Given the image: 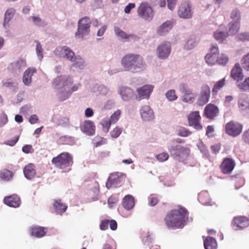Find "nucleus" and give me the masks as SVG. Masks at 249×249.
<instances>
[{"mask_svg": "<svg viewBox=\"0 0 249 249\" xmlns=\"http://www.w3.org/2000/svg\"><path fill=\"white\" fill-rule=\"evenodd\" d=\"M122 204L126 210H131L135 205L134 197L130 195L125 196L123 199Z\"/></svg>", "mask_w": 249, "mask_h": 249, "instance_id": "cd10ccee", "label": "nucleus"}, {"mask_svg": "<svg viewBox=\"0 0 249 249\" xmlns=\"http://www.w3.org/2000/svg\"><path fill=\"white\" fill-rule=\"evenodd\" d=\"M239 107L241 109L244 110L249 107V103L248 99L240 98L238 101Z\"/></svg>", "mask_w": 249, "mask_h": 249, "instance_id": "c03bdc74", "label": "nucleus"}, {"mask_svg": "<svg viewBox=\"0 0 249 249\" xmlns=\"http://www.w3.org/2000/svg\"><path fill=\"white\" fill-rule=\"evenodd\" d=\"M219 113L217 106L212 104H208L205 107L204 114L205 117L210 120L214 119Z\"/></svg>", "mask_w": 249, "mask_h": 249, "instance_id": "f3484780", "label": "nucleus"}, {"mask_svg": "<svg viewBox=\"0 0 249 249\" xmlns=\"http://www.w3.org/2000/svg\"><path fill=\"white\" fill-rule=\"evenodd\" d=\"M237 87L242 91H249V77L245 78L243 81L238 82Z\"/></svg>", "mask_w": 249, "mask_h": 249, "instance_id": "c9c22d12", "label": "nucleus"}, {"mask_svg": "<svg viewBox=\"0 0 249 249\" xmlns=\"http://www.w3.org/2000/svg\"><path fill=\"white\" fill-rule=\"evenodd\" d=\"M138 14L139 16L147 20H151L154 16L152 8L147 3H142L138 9Z\"/></svg>", "mask_w": 249, "mask_h": 249, "instance_id": "9b49d317", "label": "nucleus"}, {"mask_svg": "<svg viewBox=\"0 0 249 249\" xmlns=\"http://www.w3.org/2000/svg\"><path fill=\"white\" fill-rule=\"evenodd\" d=\"M229 61L228 55L221 53L217 58V63L220 65L225 66Z\"/></svg>", "mask_w": 249, "mask_h": 249, "instance_id": "58836bf2", "label": "nucleus"}, {"mask_svg": "<svg viewBox=\"0 0 249 249\" xmlns=\"http://www.w3.org/2000/svg\"><path fill=\"white\" fill-rule=\"evenodd\" d=\"M191 134L192 132L189 129L184 127H182L178 130V134L181 137H187Z\"/></svg>", "mask_w": 249, "mask_h": 249, "instance_id": "49530a36", "label": "nucleus"}, {"mask_svg": "<svg viewBox=\"0 0 249 249\" xmlns=\"http://www.w3.org/2000/svg\"><path fill=\"white\" fill-rule=\"evenodd\" d=\"M201 116L198 111L191 112L187 116L188 124L190 126L193 127L196 130H200L202 129V126L200 123Z\"/></svg>", "mask_w": 249, "mask_h": 249, "instance_id": "9d476101", "label": "nucleus"}, {"mask_svg": "<svg viewBox=\"0 0 249 249\" xmlns=\"http://www.w3.org/2000/svg\"><path fill=\"white\" fill-rule=\"evenodd\" d=\"M178 16L182 18L188 19L192 17L193 12L191 9V4L188 1L182 2L178 7Z\"/></svg>", "mask_w": 249, "mask_h": 249, "instance_id": "1a4fd4ad", "label": "nucleus"}, {"mask_svg": "<svg viewBox=\"0 0 249 249\" xmlns=\"http://www.w3.org/2000/svg\"><path fill=\"white\" fill-rule=\"evenodd\" d=\"M225 129L227 134L235 137L241 133L243 125L237 122L231 121L226 124Z\"/></svg>", "mask_w": 249, "mask_h": 249, "instance_id": "423d86ee", "label": "nucleus"}, {"mask_svg": "<svg viewBox=\"0 0 249 249\" xmlns=\"http://www.w3.org/2000/svg\"><path fill=\"white\" fill-rule=\"evenodd\" d=\"M231 76L236 83L243 80L244 74L242 69L239 63H236L231 69Z\"/></svg>", "mask_w": 249, "mask_h": 249, "instance_id": "aec40b11", "label": "nucleus"}, {"mask_svg": "<svg viewBox=\"0 0 249 249\" xmlns=\"http://www.w3.org/2000/svg\"><path fill=\"white\" fill-rule=\"evenodd\" d=\"M153 89V87L151 85H144L142 88H138L137 89L138 92V99L139 100L142 99L148 98L151 93Z\"/></svg>", "mask_w": 249, "mask_h": 249, "instance_id": "6ab92c4d", "label": "nucleus"}, {"mask_svg": "<svg viewBox=\"0 0 249 249\" xmlns=\"http://www.w3.org/2000/svg\"><path fill=\"white\" fill-rule=\"evenodd\" d=\"M36 53L39 59H42L43 56L42 54V48L40 43L38 41H36Z\"/></svg>", "mask_w": 249, "mask_h": 249, "instance_id": "3c124183", "label": "nucleus"}, {"mask_svg": "<svg viewBox=\"0 0 249 249\" xmlns=\"http://www.w3.org/2000/svg\"><path fill=\"white\" fill-rule=\"evenodd\" d=\"M53 206L56 213L60 214L65 212L68 208L67 205L63 203L61 199L54 200Z\"/></svg>", "mask_w": 249, "mask_h": 249, "instance_id": "7c9ffc66", "label": "nucleus"}, {"mask_svg": "<svg viewBox=\"0 0 249 249\" xmlns=\"http://www.w3.org/2000/svg\"><path fill=\"white\" fill-rule=\"evenodd\" d=\"M174 153V158L178 162H183L187 159L190 154V149L181 145H176L172 147Z\"/></svg>", "mask_w": 249, "mask_h": 249, "instance_id": "6e6552de", "label": "nucleus"}, {"mask_svg": "<svg viewBox=\"0 0 249 249\" xmlns=\"http://www.w3.org/2000/svg\"><path fill=\"white\" fill-rule=\"evenodd\" d=\"M106 29H107L106 25H103V26H102L97 32V36H102L104 34Z\"/></svg>", "mask_w": 249, "mask_h": 249, "instance_id": "338daca9", "label": "nucleus"}, {"mask_svg": "<svg viewBox=\"0 0 249 249\" xmlns=\"http://www.w3.org/2000/svg\"><path fill=\"white\" fill-rule=\"evenodd\" d=\"M122 176L119 173L111 174L106 183V186L108 189L113 187H116L122 181Z\"/></svg>", "mask_w": 249, "mask_h": 249, "instance_id": "a211bd4d", "label": "nucleus"}, {"mask_svg": "<svg viewBox=\"0 0 249 249\" xmlns=\"http://www.w3.org/2000/svg\"><path fill=\"white\" fill-rule=\"evenodd\" d=\"M135 7V4L134 3H129L126 5L124 9V11L126 14H129L132 9Z\"/></svg>", "mask_w": 249, "mask_h": 249, "instance_id": "052dcab7", "label": "nucleus"}, {"mask_svg": "<svg viewBox=\"0 0 249 249\" xmlns=\"http://www.w3.org/2000/svg\"><path fill=\"white\" fill-rule=\"evenodd\" d=\"M14 12L15 10L14 9H9L6 11L5 14L4 22L3 23L4 26H5V23L6 22H8L10 21L14 13Z\"/></svg>", "mask_w": 249, "mask_h": 249, "instance_id": "37998d69", "label": "nucleus"}, {"mask_svg": "<svg viewBox=\"0 0 249 249\" xmlns=\"http://www.w3.org/2000/svg\"><path fill=\"white\" fill-rule=\"evenodd\" d=\"M122 129L118 126L116 127L112 131L110 132V135L112 138H117L121 134Z\"/></svg>", "mask_w": 249, "mask_h": 249, "instance_id": "de8ad7c7", "label": "nucleus"}, {"mask_svg": "<svg viewBox=\"0 0 249 249\" xmlns=\"http://www.w3.org/2000/svg\"><path fill=\"white\" fill-rule=\"evenodd\" d=\"M196 42V37L195 36L192 35L187 40L186 44H185L184 47L186 49L191 50L195 47Z\"/></svg>", "mask_w": 249, "mask_h": 249, "instance_id": "4c0bfd02", "label": "nucleus"}, {"mask_svg": "<svg viewBox=\"0 0 249 249\" xmlns=\"http://www.w3.org/2000/svg\"><path fill=\"white\" fill-rule=\"evenodd\" d=\"M179 90L182 95L181 98L183 102L191 104L195 101L196 94L186 84H181L179 86Z\"/></svg>", "mask_w": 249, "mask_h": 249, "instance_id": "0eeeda50", "label": "nucleus"}, {"mask_svg": "<svg viewBox=\"0 0 249 249\" xmlns=\"http://www.w3.org/2000/svg\"><path fill=\"white\" fill-rule=\"evenodd\" d=\"M109 155V152L108 151H102L98 153V158L99 160H103L105 158L108 157Z\"/></svg>", "mask_w": 249, "mask_h": 249, "instance_id": "bf43d9fd", "label": "nucleus"}, {"mask_svg": "<svg viewBox=\"0 0 249 249\" xmlns=\"http://www.w3.org/2000/svg\"><path fill=\"white\" fill-rule=\"evenodd\" d=\"M36 72L35 68H30L26 70L23 76V82L26 85H29L32 82V76Z\"/></svg>", "mask_w": 249, "mask_h": 249, "instance_id": "c756f323", "label": "nucleus"}, {"mask_svg": "<svg viewBox=\"0 0 249 249\" xmlns=\"http://www.w3.org/2000/svg\"><path fill=\"white\" fill-rule=\"evenodd\" d=\"M91 21L88 17L81 18L78 21L77 31L75 34V36L78 38H83L88 35L89 32Z\"/></svg>", "mask_w": 249, "mask_h": 249, "instance_id": "39448f33", "label": "nucleus"}, {"mask_svg": "<svg viewBox=\"0 0 249 249\" xmlns=\"http://www.w3.org/2000/svg\"><path fill=\"white\" fill-rule=\"evenodd\" d=\"M26 67V63L25 60L22 59L18 60L17 61L11 63L8 68L12 72L19 71Z\"/></svg>", "mask_w": 249, "mask_h": 249, "instance_id": "b1692460", "label": "nucleus"}, {"mask_svg": "<svg viewBox=\"0 0 249 249\" xmlns=\"http://www.w3.org/2000/svg\"><path fill=\"white\" fill-rule=\"evenodd\" d=\"M109 225L110 228L112 231H115L117 228V222L114 220H111L109 221Z\"/></svg>", "mask_w": 249, "mask_h": 249, "instance_id": "680f3d73", "label": "nucleus"}, {"mask_svg": "<svg viewBox=\"0 0 249 249\" xmlns=\"http://www.w3.org/2000/svg\"><path fill=\"white\" fill-rule=\"evenodd\" d=\"M19 136H17L11 140H8L6 142V143L9 145L13 146L17 142L19 139Z\"/></svg>", "mask_w": 249, "mask_h": 249, "instance_id": "6e6d98bb", "label": "nucleus"}, {"mask_svg": "<svg viewBox=\"0 0 249 249\" xmlns=\"http://www.w3.org/2000/svg\"><path fill=\"white\" fill-rule=\"evenodd\" d=\"M95 126L93 122L90 120L84 121L80 126L81 131L89 136H92L95 133Z\"/></svg>", "mask_w": 249, "mask_h": 249, "instance_id": "4be33fe9", "label": "nucleus"}, {"mask_svg": "<svg viewBox=\"0 0 249 249\" xmlns=\"http://www.w3.org/2000/svg\"><path fill=\"white\" fill-rule=\"evenodd\" d=\"M219 54V49L217 45H212L210 53L205 57L206 63L211 66L214 65L217 63V58Z\"/></svg>", "mask_w": 249, "mask_h": 249, "instance_id": "4468645a", "label": "nucleus"}, {"mask_svg": "<svg viewBox=\"0 0 249 249\" xmlns=\"http://www.w3.org/2000/svg\"><path fill=\"white\" fill-rule=\"evenodd\" d=\"M204 246L205 249H216L217 242L214 238L208 236L204 241Z\"/></svg>", "mask_w": 249, "mask_h": 249, "instance_id": "2f4dec72", "label": "nucleus"}, {"mask_svg": "<svg viewBox=\"0 0 249 249\" xmlns=\"http://www.w3.org/2000/svg\"><path fill=\"white\" fill-rule=\"evenodd\" d=\"M232 225L236 230H242L249 226V218L242 215L235 216L233 218Z\"/></svg>", "mask_w": 249, "mask_h": 249, "instance_id": "ddd939ff", "label": "nucleus"}, {"mask_svg": "<svg viewBox=\"0 0 249 249\" xmlns=\"http://www.w3.org/2000/svg\"><path fill=\"white\" fill-rule=\"evenodd\" d=\"M231 18L233 20H234V21L239 22L240 19V13L239 11L236 9L233 10L231 14Z\"/></svg>", "mask_w": 249, "mask_h": 249, "instance_id": "09e8293b", "label": "nucleus"}, {"mask_svg": "<svg viewBox=\"0 0 249 249\" xmlns=\"http://www.w3.org/2000/svg\"><path fill=\"white\" fill-rule=\"evenodd\" d=\"M211 148L213 152L214 153L216 154L219 152L220 149V145L219 144H216L212 145Z\"/></svg>", "mask_w": 249, "mask_h": 249, "instance_id": "774afa93", "label": "nucleus"}, {"mask_svg": "<svg viewBox=\"0 0 249 249\" xmlns=\"http://www.w3.org/2000/svg\"><path fill=\"white\" fill-rule=\"evenodd\" d=\"M121 62L125 71L134 73L141 71L144 67L143 58L139 54H127L123 57Z\"/></svg>", "mask_w": 249, "mask_h": 249, "instance_id": "f03ea898", "label": "nucleus"}, {"mask_svg": "<svg viewBox=\"0 0 249 249\" xmlns=\"http://www.w3.org/2000/svg\"><path fill=\"white\" fill-rule=\"evenodd\" d=\"M120 94L124 101H127L132 99L134 96V91L128 87H122L120 89Z\"/></svg>", "mask_w": 249, "mask_h": 249, "instance_id": "5701e85b", "label": "nucleus"}, {"mask_svg": "<svg viewBox=\"0 0 249 249\" xmlns=\"http://www.w3.org/2000/svg\"><path fill=\"white\" fill-rule=\"evenodd\" d=\"M13 177V173L12 171L4 169L0 172V178L3 180L9 181Z\"/></svg>", "mask_w": 249, "mask_h": 249, "instance_id": "f704fd0d", "label": "nucleus"}, {"mask_svg": "<svg viewBox=\"0 0 249 249\" xmlns=\"http://www.w3.org/2000/svg\"><path fill=\"white\" fill-rule=\"evenodd\" d=\"M242 137L245 143L249 144V128L244 132Z\"/></svg>", "mask_w": 249, "mask_h": 249, "instance_id": "4d7b16f0", "label": "nucleus"}, {"mask_svg": "<svg viewBox=\"0 0 249 249\" xmlns=\"http://www.w3.org/2000/svg\"><path fill=\"white\" fill-rule=\"evenodd\" d=\"M213 127L212 125H208L207 128L206 135L209 137H212L213 136L212 134L213 132Z\"/></svg>", "mask_w": 249, "mask_h": 249, "instance_id": "0e129e2a", "label": "nucleus"}, {"mask_svg": "<svg viewBox=\"0 0 249 249\" xmlns=\"http://www.w3.org/2000/svg\"><path fill=\"white\" fill-rule=\"evenodd\" d=\"M166 97L170 101H173L178 98V96L176 94V91L174 89H171L168 91L165 94Z\"/></svg>", "mask_w": 249, "mask_h": 249, "instance_id": "a19ab883", "label": "nucleus"}, {"mask_svg": "<svg viewBox=\"0 0 249 249\" xmlns=\"http://www.w3.org/2000/svg\"><path fill=\"white\" fill-rule=\"evenodd\" d=\"M4 202L7 206L14 208L19 207L21 204L20 197L15 194L6 196L4 199Z\"/></svg>", "mask_w": 249, "mask_h": 249, "instance_id": "412c9836", "label": "nucleus"}, {"mask_svg": "<svg viewBox=\"0 0 249 249\" xmlns=\"http://www.w3.org/2000/svg\"><path fill=\"white\" fill-rule=\"evenodd\" d=\"M121 113L120 110H117L112 114L109 119V121L111 122L112 124H114L118 121L120 118Z\"/></svg>", "mask_w": 249, "mask_h": 249, "instance_id": "a18cd8bd", "label": "nucleus"}, {"mask_svg": "<svg viewBox=\"0 0 249 249\" xmlns=\"http://www.w3.org/2000/svg\"><path fill=\"white\" fill-rule=\"evenodd\" d=\"M211 90L209 86L203 84L200 88L199 97L197 99V104L199 106H203L209 102L210 97Z\"/></svg>", "mask_w": 249, "mask_h": 249, "instance_id": "f8f14e48", "label": "nucleus"}, {"mask_svg": "<svg viewBox=\"0 0 249 249\" xmlns=\"http://www.w3.org/2000/svg\"><path fill=\"white\" fill-rule=\"evenodd\" d=\"M172 22L171 21H165L158 29V34L160 35H163L164 33L168 32L172 29Z\"/></svg>", "mask_w": 249, "mask_h": 249, "instance_id": "473e14b6", "label": "nucleus"}, {"mask_svg": "<svg viewBox=\"0 0 249 249\" xmlns=\"http://www.w3.org/2000/svg\"><path fill=\"white\" fill-rule=\"evenodd\" d=\"M22 150L24 153L26 154L33 153L34 152V149L33 148L32 146L29 144L25 145L24 146H23Z\"/></svg>", "mask_w": 249, "mask_h": 249, "instance_id": "5fc2aeb1", "label": "nucleus"}, {"mask_svg": "<svg viewBox=\"0 0 249 249\" xmlns=\"http://www.w3.org/2000/svg\"><path fill=\"white\" fill-rule=\"evenodd\" d=\"M228 34L226 35L223 32H216L214 34V37L216 40L220 42H222L227 37Z\"/></svg>", "mask_w": 249, "mask_h": 249, "instance_id": "79ce46f5", "label": "nucleus"}, {"mask_svg": "<svg viewBox=\"0 0 249 249\" xmlns=\"http://www.w3.org/2000/svg\"><path fill=\"white\" fill-rule=\"evenodd\" d=\"M188 216L187 210L183 207L178 206V209L171 210L167 213L164 221L169 229H181L184 226L185 218Z\"/></svg>", "mask_w": 249, "mask_h": 249, "instance_id": "f257e3e1", "label": "nucleus"}, {"mask_svg": "<svg viewBox=\"0 0 249 249\" xmlns=\"http://www.w3.org/2000/svg\"><path fill=\"white\" fill-rule=\"evenodd\" d=\"M158 198L156 197H151L150 198L149 204L151 206H155L158 202Z\"/></svg>", "mask_w": 249, "mask_h": 249, "instance_id": "e2e57ef3", "label": "nucleus"}, {"mask_svg": "<svg viewBox=\"0 0 249 249\" xmlns=\"http://www.w3.org/2000/svg\"><path fill=\"white\" fill-rule=\"evenodd\" d=\"M229 29L228 35H233L236 34L239 31L240 28V23L239 22H231L229 24Z\"/></svg>", "mask_w": 249, "mask_h": 249, "instance_id": "72a5a7b5", "label": "nucleus"}, {"mask_svg": "<svg viewBox=\"0 0 249 249\" xmlns=\"http://www.w3.org/2000/svg\"><path fill=\"white\" fill-rule=\"evenodd\" d=\"M225 84V78H222L217 81L213 86L212 89V92L213 95H216L217 92L224 86Z\"/></svg>", "mask_w": 249, "mask_h": 249, "instance_id": "e433bc0d", "label": "nucleus"}, {"mask_svg": "<svg viewBox=\"0 0 249 249\" xmlns=\"http://www.w3.org/2000/svg\"><path fill=\"white\" fill-rule=\"evenodd\" d=\"M171 52V45L169 42L161 44L157 48V55L161 59H165L168 57Z\"/></svg>", "mask_w": 249, "mask_h": 249, "instance_id": "dca6fc26", "label": "nucleus"}, {"mask_svg": "<svg viewBox=\"0 0 249 249\" xmlns=\"http://www.w3.org/2000/svg\"><path fill=\"white\" fill-rule=\"evenodd\" d=\"M142 118L145 121L153 118V111L148 106H143L140 110Z\"/></svg>", "mask_w": 249, "mask_h": 249, "instance_id": "a878e982", "label": "nucleus"}, {"mask_svg": "<svg viewBox=\"0 0 249 249\" xmlns=\"http://www.w3.org/2000/svg\"><path fill=\"white\" fill-rule=\"evenodd\" d=\"M38 121V118L36 115H32L29 118V122L31 124L37 123Z\"/></svg>", "mask_w": 249, "mask_h": 249, "instance_id": "69168bd1", "label": "nucleus"}, {"mask_svg": "<svg viewBox=\"0 0 249 249\" xmlns=\"http://www.w3.org/2000/svg\"><path fill=\"white\" fill-rule=\"evenodd\" d=\"M109 220H103L100 224V227L101 230L105 231L108 229Z\"/></svg>", "mask_w": 249, "mask_h": 249, "instance_id": "13d9d810", "label": "nucleus"}, {"mask_svg": "<svg viewBox=\"0 0 249 249\" xmlns=\"http://www.w3.org/2000/svg\"><path fill=\"white\" fill-rule=\"evenodd\" d=\"M57 51L59 52V56L61 57H66L71 62H75L73 66L76 67L83 66L84 64L83 60L81 57H76L74 53L69 47L64 46L57 49Z\"/></svg>", "mask_w": 249, "mask_h": 249, "instance_id": "20e7f679", "label": "nucleus"}, {"mask_svg": "<svg viewBox=\"0 0 249 249\" xmlns=\"http://www.w3.org/2000/svg\"><path fill=\"white\" fill-rule=\"evenodd\" d=\"M241 62L244 70L249 71V53L243 56Z\"/></svg>", "mask_w": 249, "mask_h": 249, "instance_id": "ea45409f", "label": "nucleus"}, {"mask_svg": "<svg viewBox=\"0 0 249 249\" xmlns=\"http://www.w3.org/2000/svg\"><path fill=\"white\" fill-rule=\"evenodd\" d=\"M73 157L68 152H62L52 160V163L58 169H65L73 164Z\"/></svg>", "mask_w": 249, "mask_h": 249, "instance_id": "7ed1b4c3", "label": "nucleus"}, {"mask_svg": "<svg viewBox=\"0 0 249 249\" xmlns=\"http://www.w3.org/2000/svg\"><path fill=\"white\" fill-rule=\"evenodd\" d=\"M114 32L116 35L122 39H132L136 40L138 38L136 36L133 34L128 35L118 27H114Z\"/></svg>", "mask_w": 249, "mask_h": 249, "instance_id": "393cba45", "label": "nucleus"}, {"mask_svg": "<svg viewBox=\"0 0 249 249\" xmlns=\"http://www.w3.org/2000/svg\"><path fill=\"white\" fill-rule=\"evenodd\" d=\"M23 172L25 177L28 179H32L36 175L35 166L32 163L27 165L24 167Z\"/></svg>", "mask_w": 249, "mask_h": 249, "instance_id": "bb28decb", "label": "nucleus"}, {"mask_svg": "<svg viewBox=\"0 0 249 249\" xmlns=\"http://www.w3.org/2000/svg\"><path fill=\"white\" fill-rule=\"evenodd\" d=\"M168 8L173 11L177 4L178 0H167Z\"/></svg>", "mask_w": 249, "mask_h": 249, "instance_id": "603ef678", "label": "nucleus"}, {"mask_svg": "<svg viewBox=\"0 0 249 249\" xmlns=\"http://www.w3.org/2000/svg\"><path fill=\"white\" fill-rule=\"evenodd\" d=\"M101 124L104 128L106 129V131L108 132L110 125L112 124V123H111V122L109 121V120L104 119L102 120Z\"/></svg>", "mask_w": 249, "mask_h": 249, "instance_id": "864d4df0", "label": "nucleus"}, {"mask_svg": "<svg viewBox=\"0 0 249 249\" xmlns=\"http://www.w3.org/2000/svg\"><path fill=\"white\" fill-rule=\"evenodd\" d=\"M157 159L160 162L166 161L169 158V155L167 153L162 152L156 156Z\"/></svg>", "mask_w": 249, "mask_h": 249, "instance_id": "8fccbe9b", "label": "nucleus"}, {"mask_svg": "<svg viewBox=\"0 0 249 249\" xmlns=\"http://www.w3.org/2000/svg\"><path fill=\"white\" fill-rule=\"evenodd\" d=\"M47 231V229L39 226H35L31 229V234L32 236L40 238L44 236Z\"/></svg>", "mask_w": 249, "mask_h": 249, "instance_id": "c85d7f7f", "label": "nucleus"}, {"mask_svg": "<svg viewBox=\"0 0 249 249\" xmlns=\"http://www.w3.org/2000/svg\"><path fill=\"white\" fill-rule=\"evenodd\" d=\"M235 166V162L233 159L225 158L220 164V169L223 174L229 175L231 173Z\"/></svg>", "mask_w": 249, "mask_h": 249, "instance_id": "2eb2a0df", "label": "nucleus"}]
</instances>
